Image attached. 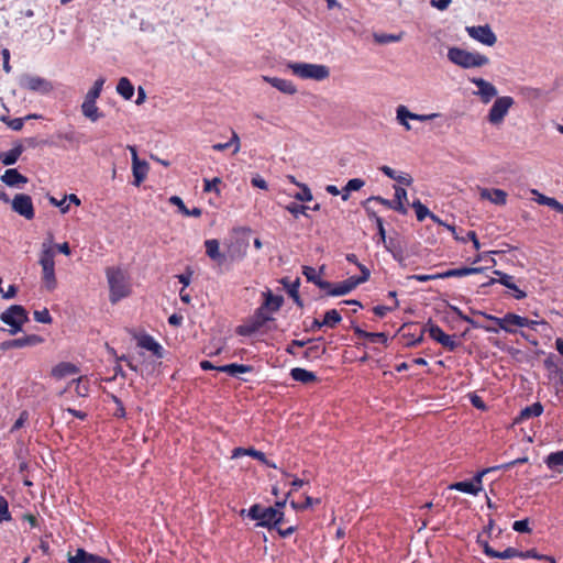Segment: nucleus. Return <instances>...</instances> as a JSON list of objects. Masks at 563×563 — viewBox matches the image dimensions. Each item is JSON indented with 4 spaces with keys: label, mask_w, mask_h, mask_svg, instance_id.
I'll return each instance as SVG.
<instances>
[{
    "label": "nucleus",
    "mask_w": 563,
    "mask_h": 563,
    "mask_svg": "<svg viewBox=\"0 0 563 563\" xmlns=\"http://www.w3.org/2000/svg\"><path fill=\"white\" fill-rule=\"evenodd\" d=\"M514 104L515 100L510 96L497 97L487 112V122L495 128H500Z\"/></svg>",
    "instance_id": "obj_6"
},
{
    "label": "nucleus",
    "mask_w": 563,
    "mask_h": 563,
    "mask_svg": "<svg viewBox=\"0 0 563 563\" xmlns=\"http://www.w3.org/2000/svg\"><path fill=\"white\" fill-rule=\"evenodd\" d=\"M106 79L103 77H99L93 86L88 90L85 96L84 102L81 104L82 114L89 119L91 122H96L102 118V113L99 111L96 102L100 97Z\"/></svg>",
    "instance_id": "obj_5"
},
{
    "label": "nucleus",
    "mask_w": 563,
    "mask_h": 563,
    "mask_svg": "<svg viewBox=\"0 0 563 563\" xmlns=\"http://www.w3.org/2000/svg\"><path fill=\"white\" fill-rule=\"evenodd\" d=\"M249 455L254 457V459H256V460H258V461H261L262 463H264V464H266V465H268L271 467H276L275 464H272V463H269L266 460L265 454L263 452H261V451H257V450H254V449H250Z\"/></svg>",
    "instance_id": "obj_57"
},
{
    "label": "nucleus",
    "mask_w": 563,
    "mask_h": 563,
    "mask_svg": "<svg viewBox=\"0 0 563 563\" xmlns=\"http://www.w3.org/2000/svg\"><path fill=\"white\" fill-rule=\"evenodd\" d=\"M11 207L14 212L24 217L26 220L34 218V207L30 196L25 194H18L11 202Z\"/></svg>",
    "instance_id": "obj_15"
},
{
    "label": "nucleus",
    "mask_w": 563,
    "mask_h": 563,
    "mask_svg": "<svg viewBox=\"0 0 563 563\" xmlns=\"http://www.w3.org/2000/svg\"><path fill=\"white\" fill-rule=\"evenodd\" d=\"M505 327L504 331L508 333H515L517 328H526V325L530 324L529 319L515 314L507 313L504 316Z\"/></svg>",
    "instance_id": "obj_21"
},
{
    "label": "nucleus",
    "mask_w": 563,
    "mask_h": 563,
    "mask_svg": "<svg viewBox=\"0 0 563 563\" xmlns=\"http://www.w3.org/2000/svg\"><path fill=\"white\" fill-rule=\"evenodd\" d=\"M0 319L3 323L10 325L9 333L13 335L22 330L24 323L27 322L29 317L26 310L22 306L13 305L1 313Z\"/></svg>",
    "instance_id": "obj_7"
},
{
    "label": "nucleus",
    "mask_w": 563,
    "mask_h": 563,
    "mask_svg": "<svg viewBox=\"0 0 563 563\" xmlns=\"http://www.w3.org/2000/svg\"><path fill=\"white\" fill-rule=\"evenodd\" d=\"M24 120L22 118H16L8 121V126L14 131H19L23 128Z\"/></svg>",
    "instance_id": "obj_64"
},
{
    "label": "nucleus",
    "mask_w": 563,
    "mask_h": 563,
    "mask_svg": "<svg viewBox=\"0 0 563 563\" xmlns=\"http://www.w3.org/2000/svg\"><path fill=\"white\" fill-rule=\"evenodd\" d=\"M34 319L37 321V322H41V323H51L52 322V317L48 312L47 309H43V310H40V311H35L34 312Z\"/></svg>",
    "instance_id": "obj_51"
},
{
    "label": "nucleus",
    "mask_w": 563,
    "mask_h": 563,
    "mask_svg": "<svg viewBox=\"0 0 563 563\" xmlns=\"http://www.w3.org/2000/svg\"><path fill=\"white\" fill-rule=\"evenodd\" d=\"M409 278L415 279L417 282H421V283L434 280V279H442V277L440 276V273L432 274V275H423V274L411 275V276H409Z\"/></svg>",
    "instance_id": "obj_56"
},
{
    "label": "nucleus",
    "mask_w": 563,
    "mask_h": 563,
    "mask_svg": "<svg viewBox=\"0 0 563 563\" xmlns=\"http://www.w3.org/2000/svg\"><path fill=\"white\" fill-rule=\"evenodd\" d=\"M361 269V277H350L346 280L338 283L329 290L330 296H343L351 292L360 284L365 283L369 278V271L362 264H358Z\"/></svg>",
    "instance_id": "obj_10"
},
{
    "label": "nucleus",
    "mask_w": 563,
    "mask_h": 563,
    "mask_svg": "<svg viewBox=\"0 0 563 563\" xmlns=\"http://www.w3.org/2000/svg\"><path fill=\"white\" fill-rule=\"evenodd\" d=\"M109 285V299L112 303L131 295V284L128 274L120 267H109L106 271Z\"/></svg>",
    "instance_id": "obj_2"
},
{
    "label": "nucleus",
    "mask_w": 563,
    "mask_h": 563,
    "mask_svg": "<svg viewBox=\"0 0 563 563\" xmlns=\"http://www.w3.org/2000/svg\"><path fill=\"white\" fill-rule=\"evenodd\" d=\"M395 189V198L393 200V210L398 211L401 214H406L408 212L407 210V191L399 186H394Z\"/></svg>",
    "instance_id": "obj_23"
},
{
    "label": "nucleus",
    "mask_w": 563,
    "mask_h": 563,
    "mask_svg": "<svg viewBox=\"0 0 563 563\" xmlns=\"http://www.w3.org/2000/svg\"><path fill=\"white\" fill-rule=\"evenodd\" d=\"M27 418H29V415L26 411H23L20 417L16 419V421L14 422L13 427H12V431L14 430H18L20 428H22L25 422L27 421Z\"/></svg>",
    "instance_id": "obj_63"
},
{
    "label": "nucleus",
    "mask_w": 563,
    "mask_h": 563,
    "mask_svg": "<svg viewBox=\"0 0 563 563\" xmlns=\"http://www.w3.org/2000/svg\"><path fill=\"white\" fill-rule=\"evenodd\" d=\"M481 267H463V268H455V269H449L446 272L440 273V276L443 278H450V277H463L472 274L481 273Z\"/></svg>",
    "instance_id": "obj_31"
},
{
    "label": "nucleus",
    "mask_w": 563,
    "mask_h": 563,
    "mask_svg": "<svg viewBox=\"0 0 563 563\" xmlns=\"http://www.w3.org/2000/svg\"><path fill=\"white\" fill-rule=\"evenodd\" d=\"M169 202L176 206L181 214L188 213V209L180 197L172 196Z\"/></svg>",
    "instance_id": "obj_58"
},
{
    "label": "nucleus",
    "mask_w": 563,
    "mask_h": 563,
    "mask_svg": "<svg viewBox=\"0 0 563 563\" xmlns=\"http://www.w3.org/2000/svg\"><path fill=\"white\" fill-rule=\"evenodd\" d=\"M262 511L263 507L260 505H254L247 510V516L253 520H257L260 525L262 520Z\"/></svg>",
    "instance_id": "obj_54"
},
{
    "label": "nucleus",
    "mask_w": 563,
    "mask_h": 563,
    "mask_svg": "<svg viewBox=\"0 0 563 563\" xmlns=\"http://www.w3.org/2000/svg\"><path fill=\"white\" fill-rule=\"evenodd\" d=\"M68 563H111L108 559L77 549L74 555L68 554Z\"/></svg>",
    "instance_id": "obj_19"
},
{
    "label": "nucleus",
    "mask_w": 563,
    "mask_h": 563,
    "mask_svg": "<svg viewBox=\"0 0 563 563\" xmlns=\"http://www.w3.org/2000/svg\"><path fill=\"white\" fill-rule=\"evenodd\" d=\"M542 412L543 406L540 402H534L520 411V415L515 419V423H520L525 420L539 417Z\"/></svg>",
    "instance_id": "obj_27"
},
{
    "label": "nucleus",
    "mask_w": 563,
    "mask_h": 563,
    "mask_svg": "<svg viewBox=\"0 0 563 563\" xmlns=\"http://www.w3.org/2000/svg\"><path fill=\"white\" fill-rule=\"evenodd\" d=\"M308 209V207L306 206H302V205H296V203H290L286 207V210L288 212H290L294 217H298L299 214H303L306 216V210Z\"/></svg>",
    "instance_id": "obj_52"
},
{
    "label": "nucleus",
    "mask_w": 563,
    "mask_h": 563,
    "mask_svg": "<svg viewBox=\"0 0 563 563\" xmlns=\"http://www.w3.org/2000/svg\"><path fill=\"white\" fill-rule=\"evenodd\" d=\"M412 208L416 210L417 219L419 221H423L427 217H430L431 212L429 209L420 202V200H416L412 202Z\"/></svg>",
    "instance_id": "obj_45"
},
{
    "label": "nucleus",
    "mask_w": 563,
    "mask_h": 563,
    "mask_svg": "<svg viewBox=\"0 0 563 563\" xmlns=\"http://www.w3.org/2000/svg\"><path fill=\"white\" fill-rule=\"evenodd\" d=\"M470 81L477 88L473 91V95L478 97L483 103H489L493 99L497 98V88L492 82L479 77H473Z\"/></svg>",
    "instance_id": "obj_13"
},
{
    "label": "nucleus",
    "mask_w": 563,
    "mask_h": 563,
    "mask_svg": "<svg viewBox=\"0 0 563 563\" xmlns=\"http://www.w3.org/2000/svg\"><path fill=\"white\" fill-rule=\"evenodd\" d=\"M512 558H519V551L516 550L515 548H507L497 555V559L503 560Z\"/></svg>",
    "instance_id": "obj_59"
},
{
    "label": "nucleus",
    "mask_w": 563,
    "mask_h": 563,
    "mask_svg": "<svg viewBox=\"0 0 563 563\" xmlns=\"http://www.w3.org/2000/svg\"><path fill=\"white\" fill-rule=\"evenodd\" d=\"M512 529L515 531L521 532V533L530 532V527H529L528 519L515 521L514 525H512Z\"/></svg>",
    "instance_id": "obj_55"
},
{
    "label": "nucleus",
    "mask_w": 563,
    "mask_h": 563,
    "mask_svg": "<svg viewBox=\"0 0 563 563\" xmlns=\"http://www.w3.org/2000/svg\"><path fill=\"white\" fill-rule=\"evenodd\" d=\"M20 86L24 89L42 95H47L53 90V84L49 80L29 74L23 75L20 78Z\"/></svg>",
    "instance_id": "obj_11"
},
{
    "label": "nucleus",
    "mask_w": 563,
    "mask_h": 563,
    "mask_svg": "<svg viewBox=\"0 0 563 563\" xmlns=\"http://www.w3.org/2000/svg\"><path fill=\"white\" fill-rule=\"evenodd\" d=\"M440 117V113H428V114H418L411 112L406 106L399 104L396 108V121L399 125H401L406 131H410L411 124L410 120H416L420 122L431 121Z\"/></svg>",
    "instance_id": "obj_9"
},
{
    "label": "nucleus",
    "mask_w": 563,
    "mask_h": 563,
    "mask_svg": "<svg viewBox=\"0 0 563 563\" xmlns=\"http://www.w3.org/2000/svg\"><path fill=\"white\" fill-rule=\"evenodd\" d=\"M494 274L498 276V279H492L489 282V284H494L497 282V283L504 285L505 287H507L508 289H511V290L516 289V284L514 283L512 276L507 275L500 271H495Z\"/></svg>",
    "instance_id": "obj_40"
},
{
    "label": "nucleus",
    "mask_w": 563,
    "mask_h": 563,
    "mask_svg": "<svg viewBox=\"0 0 563 563\" xmlns=\"http://www.w3.org/2000/svg\"><path fill=\"white\" fill-rule=\"evenodd\" d=\"M314 503H319V500H313L311 497L307 496L306 499H305V504L299 505V504H297L295 501H291L290 506L294 509H296V510H300V509H305V508L311 507Z\"/></svg>",
    "instance_id": "obj_61"
},
{
    "label": "nucleus",
    "mask_w": 563,
    "mask_h": 563,
    "mask_svg": "<svg viewBox=\"0 0 563 563\" xmlns=\"http://www.w3.org/2000/svg\"><path fill=\"white\" fill-rule=\"evenodd\" d=\"M148 170L150 166L146 161H140L132 164V174L134 178L133 184L135 186H140L147 177Z\"/></svg>",
    "instance_id": "obj_26"
},
{
    "label": "nucleus",
    "mask_w": 563,
    "mask_h": 563,
    "mask_svg": "<svg viewBox=\"0 0 563 563\" xmlns=\"http://www.w3.org/2000/svg\"><path fill=\"white\" fill-rule=\"evenodd\" d=\"M290 375L292 379L305 384L317 380L314 373L300 367L292 368Z\"/></svg>",
    "instance_id": "obj_33"
},
{
    "label": "nucleus",
    "mask_w": 563,
    "mask_h": 563,
    "mask_svg": "<svg viewBox=\"0 0 563 563\" xmlns=\"http://www.w3.org/2000/svg\"><path fill=\"white\" fill-rule=\"evenodd\" d=\"M465 32L475 42L492 47L497 43V35L488 24L467 25Z\"/></svg>",
    "instance_id": "obj_8"
},
{
    "label": "nucleus",
    "mask_w": 563,
    "mask_h": 563,
    "mask_svg": "<svg viewBox=\"0 0 563 563\" xmlns=\"http://www.w3.org/2000/svg\"><path fill=\"white\" fill-rule=\"evenodd\" d=\"M451 2H452V0H431L430 4H431V7L438 9L440 11H444L449 8Z\"/></svg>",
    "instance_id": "obj_62"
},
{
    "label": "nucleus",
    "mask_w": 563,
    "mask_h": 563,
    "mask_svg": "<svg viewBox=\"0 0 563 563\" xmlns=\"http://www.w3.org/2000/svg\"><path fill=\"white\" fill-rule=\"evenodd\" d=\"M2 183L9 187L21 188L27 183V178L20 174L15 168L7 169L1 176Z\"/></svg>",
    "instance_id": "obj_22"
},
{
    "label": "nucleus",
    "mask_w": 563,
    "mask_h": 563,
    "mask_svg": "<svg viewBox=\"0 0 563 563\" xmlns=\"http://www.w3.org/2000/svg\"><path fill=\"white\" fill-rule=\"evenodd\" d=\"M229 147H233V154H236L240 152L241 143L240 137L235 131H232L231 139L227 143H216L212 145V150L217 152L224 151Z\"/></svg>",
    "instance_id": "obj_30"
},
{
    "label": "nucleus",
    "mask_w": 563,
    "mask_h": 563,
    "mask_svg": "<svg viewBox=\"0 0 563 563\" xmlns=\"http://www.w3.org/2000/svg\"><path fill=\"white\" fill-rule=\"evenodd\" d=\"M48 201L54 207L59 208L62 213H67L69 211V203L66 201L65 197L58 200L55 197L49 196Z\"/></svg>",
    "instance_id": "obj_49"
},
{
    "label": "nucleus",
    "mask_w": 563,
    "mask_h": 563,
    "mask_svg": "<svg viewBox=\"0 0 563 563\" xmlns=\"http://www.w3.org/2000/svg\"><path fill=\"white\" fill-rule=\"evenodd\" d=\"M342 320L341 314L338 310L331 309L324 313L322 324L333 328Z\"/></svg>",
    "instance_id": "obj_42"
},
{
    "label": "nucleus",
    "mask_w": 563,
    "mask_h": 563,
    "mask_svg": "<svg viewBox=\"0 0 563 563\" xmlns=\"http://www.w3.org/2000/svg\"><path fill=\"white\" fill-rule=\"evenodd\" d=\"M21 154H22V147L16 146L5 153H2L0 155V161L3 165L10 166V165H13L16 163V161L19 159Z\"/></svg>",
    "instance_id": "obj_36"
},
{
    "label": "nucleus",
    "mask_w": 563,
    "mask_h": 563,
    "mask_svg": "<svg viewBox=\"0 0 563 563\" xmlns=\"http://www.w3.org/2000/svg\"><path fill=\"white\" fill-rule=\"evenodd\" d=\"M365 185V181L361 178H353V179H350L345 187H344V191H357L360 189H362Z\"/></svg>",
    "instance_id": "obj_48"
},
{
    "label": "nucleus",
    "mask_w": 563,
    "mask_h": 563,
    "mask_svg": "<svg viewBox=\"0 0 563 563\" xmlns=\"http://www.w3.org/2000/svg\"><path fill=\"white\" fill-rule=\"evenodd\" d=\"M545 464L550 470L560 471V467L563 466V450L549 454Z\"/></svg>",
    "instance_id": "obj_37"
},
{
    "label": "nucleus",
    "mask_w": 563,
    "mask_h": 563,
    "mask_svg": "<svg viewBox=\"0 0 563 563\" xmlns=\"http://www.w3.org/2000/svg\"><path fill=\"white\" fill-rule=\"evenodd\" d=\"M264 296V302L263 307L269 312L274 313L279 310L282 303H283V297L282 296H275L271 292V290H267L263 292Z\"/></svg>",
    "instance_id": "obj_28"
},
{
    "label": "nucleus",
    "mask_w": 563,
    "mask_h": 563,
    "mask_svg": "<svg viewBox=\"0 0 563 563\" xmlns=\"http://www.w3.org/2000/svg\"><path fill=\"white\" fill-rule=\"evenodd\" d=\"M424 331L429 333L432 340L437 341L449 351H454L457 347V342L454 338L444 333L439 325L430 323L426 327Z\"/></svg>",
    "instance_id": "obj_16"
},
{
    "label": "nucleus",
    "mask_w": 563,
    "mask_h": 563,
    "mask_svg": "<svg viewBox=\"0 0 563 563\" xmlns=\"http://www.w3.org/2000/svg\"><path fill=\"white\" fill-rule=\"evenodd\" d=\"M519 559L526 560V559H537L541 561H545L548 563H555L554 558L549 555H541L536 550H529L526 552L519 551Z\"/></svg>",
    "instance_id": "obj_43"
},
{
    "label": "nucleus",
    "mask_w": 563,
    "mask_h": 563,
    "mask_svg": "<svg viewBox=\"0 0 563 563\" xmlns=\"http://www.w3.org/2000/svg\"><path fill=\"white\" fill-rule=\"evenodd\" d=\"M297 187H299L301 190L300 192H297L294 197L295 199L299 201H311L313 196L311 190L306 184H297Z\"/></svg>",
    "instance_id": "obj_44"
},
{
    "label": "nucleus",
    "mask_w": 563,
    "mask_h": 563,
    "mask_svg": "<svg viewBox=\"0 0 563 563\" xmlns=\"http://www.w3.org/2000/svg\"><path fill=\"white\" fill-rule=\"evenodd\" d=\"M479 197L488 200L496 206H505L507 203V192L498 188H479Z\"/></svg>",
    "instance_id": "obj_18"
},
{
    "label": "nucleus",
    "mask_w": 563,
    "mask_h": 563,
    "mask_svg": "<svg viewBox=\"0 0 563 563\" xmlns=\"http://www.w3.org/2000/svg\"><path fill=\"white\" fill-rule=\"evenodd\" d=\"M11 520L8 501L4 497L0 496V522Z\"/></svg>",
    "instance_id": "obj_47"
},
{
    "label": "nucleus",
    "mask_w": 563,
    "mask_h": 563,
    "mask_svg": "<svg viewBox=\"0 0 563 563\" xmlns=\"http://www.w3.org/2000/svg\"><path fill=\"white\" fill-rule=\"evenodd\" d=\"M77 373L78 368L74 364L68 362H62L52 368V376L57 379L73 376L76 375Z\"/></svg>",
    "instance_id": "obj_25"
},
{
    "label": "nucleus",
    "mask_w": 563,
    "mask_h": 563,
    "mask_svg": "<svg viewBox=\"0 0 563 563\" xmlns=\"http://www.w3.org/2000/svg\"><path fill=\"white\" fill-rule=\"evenodd\" d=\"M366 210L368 212V216L375 220L380 241L384 243L385 247L388 251H390V247L387 245V241H386V231L384 228L383 219L380 217H378L374 211H371L368 208H366Z\"/></svg>",
    "instance_id": "obj_39"
},
{
    "label": "nucleus",
    "mask_w": 563,
    "mask_h": 563,
    "mask_svg": "<svg viewBox=\"0 0 563 563\" xmlns=\"http://www.w3.org/2000/svg\"><path fill=\"white\" fill-rule=\"evenodd\" d=\"M303 275L309 282L317 284L318 279H320V274L313 268L309 266L303 267Z\"/></svg>",
    "instance_id": "obj_53"
},
{
    "label": "nucleus",
    "mask_w": 563,
    "mask_h": 563,
    "mask_svg": "<svg viewBox=\"0 0 563 563\" xmlns=\"http://www.w3.org/2000/svg\"><path fill=\"white\" fill-rule=\"evenodd\" d=\"M262 78L265 82L285 95L292 96L298 91L296 85L291 80L271 76H263Z\"/></svg>",
    "instance_id": "obj_17"
},
{
    "label": "nucleus",
    "mask_w": 563,
    "mask_h": 563,
    "mask_svg": "<svg viewBox=\"0 0 563 563\" xmlns=\"http://www.w3.org/2000/svg\"><path fill=\"white\" fill-rule=\"evenodd\" d=\"M221 183L220 178L216 177L213 179H205L203 180V190L205 191H216L220 194L218 185Z\"/></svg>",
    "instance_id": "obj_50"
},
{
    "label": "nucleus",
    "mask_w": 563,
    "mask_h": 563,
    "mask_svg": "<svg viewBox=\"0 0 563 563\" xmlns=\"http://www.w3.org/2000/svg\"><path fill=\"white\" fill-rule=\"evenodd\" d=\"M59 252L66 256L70 255L71 251L67 242L55 244L54 235L48 233L41 244L38 253V264L42 268V283L47 291H53L57 287V278L55 272V256Z\"/></svg>",
    "instance_id": "obj_1"
},
{
    "label": "nucleus",
    "mask_w": 563,
    "mask_h": 563,
    "mask_svg": "<svg viewBox=\"0 0 563 563\" xmlns=\"http://www.w3.org/2000/svg\"><path fill=\"white\" fill-rule=\"evenodd\" d=\"M354 333L358 338H364V339H367V340H369L372 342L379 341V342L385 343L387 341V336L383 332L373 333V332H366V331L362 330L361 328H355L354 329Z\"/></svg>",
    "instance_id": "obj_38"
},
{
    "label": "nucleus",
    "mask_w": 563,
    "mask_h": 563,
    "mask_svg": "<svg viewBox=\"0 0 563 563\" xmlns=\"http://www.w3.org/2000/svg\"><path fill=\"white\" fill-rule=\"evenodd\" d=\"M137 346L152 352L155 356L162 357V345L151 335L141 334L136 336Z\"/></svg>",
    "instance_id": "obj_20"
},
{
    "label": "nucleus",
    "mask_w": 563,
    "mask_h": 563,
    "mask_svg": "<svg viewBox=\"0 0 563 563\" xmlns=\"http://www.w3.org/2000/svg\"><path fill=\"white\" fill-rule=\"evenodd\" d=\"M218 371L228 373L231 376H238L239 374L249 373L252 371V367L243 364H228L223 366H218Z\"/></svg>",
    "instance_id": "obj_34"
},
{
    "label": "nucleus",
    "mask_w": 563,
    "mask_h": 563,
    "mask_svg": "<svg viewBox=\"0 0 563 563\" xmlns=\"http://www.w3.org/2000/svg\"><path fill=\"white\" fill-rule=\"evenodd\" d=\"M272 314L263 306H261L247 324L241 325L238 333L242 335L251 334L261 329L267 321L272 320Z\"/></svg>",
    "instance_id": "obj_14"
},
{
    "label": "nucleus",
    "mask_w": 563,
    "mask_h": 563,
    "mask_svg": "<svg viewBox=\"0 0 563 563\" xmlns=\"http://www.w3.org/2000/svg\"><path fill=\"white\" fill-rule=\"evenodd\" d=\"M71 384L75 386V391L80 397H86L89 394V382L86 377L74 379Z\"/></svg>",
    "instance_id": "obj_41"
},
{
    "label": "nucleus",
    "mask_w": 563,
    "mask_h": 563,
    "mask_svg": "<svg viewBox=\"0 0 563 563\" xmlns=\"http://www.w3.org/2000/svg\"><path fill=\"white\" fill-rule=\"evenodd\" d=\"M401 34H375L374 38L379 44L396 43L401 40Z\"/></svg>",
    "instance_id": "obj_46"
},
{
    "label": "nucleus",
    "mask_w": 563,
    "mask_h": 563,
    "mask_svg": "<svg viewBox=\"0 0 563 563\" xmlns=\"http://www.w3.org/2000/svg\"><path fill=\"white\" fill-rule=\"evenodd\" d=\"M206 253L214 262L219 264L223 262V255L220 253V245L218 240L210 239L205 241Z\"/></svg>",
    "instance_id": "obj_29"
},
{
    "label": "nucleus",
    "mask_w": 563,
    "mask_h": 563,
    "mask_svg": "<svg viewBox=\"0 0 563 563\" xmlns=\"http://www.w3.org/2000/svg\"><path fill=\"white\" fill-rule=\"evenodd\" d=\"M286 68L302 80L323 81L330 77V68L323 64L288 62Z\"/></svg>",
    "instance_id": "obj_3"
},
{
    "label": "nucleus",
    "mask_w": 563,
    "mask_h": 563,
    "mask_svg": "<svg viewBox=\"0 0 563 563\" xmlns=\"http://www.w3.org/2000/svg\"><path fill=\"white\" fill-rule=\"evenodd\" d=\"M489 468H485L478 472L472 481H464L453 483L449 486L450 489H455L465 494L477 496L483 490V477L489 472Z\"/></svg>",
    "instance_id": "obj_12"
},
{
    "label": "nucleus",
    "mask_w": 563,
    "mask_h": 563,
    "mask_svg": "<svg viewBox=\"0 0 563 563\" xmlns=\"http://www.w3.org/2000/svg\"><path fill=\"white\" fill-rule=\"evenodd\" d=\"M448 59L461 68H479L489 63L487 56L478 52H471L453 46L448 49Z\"/></svg>",
    "instance_id": "obj_4"
},
{
    "label": "nucleus",
    "mask_w": 563,
    "mask_h": 563,
    "mask_svg": "<svg viewBox=\"0 0 563 563\" xmlns=\"http://www.w3.org/2000/svg\"><path fill=\"white\" fill-rule=\"evenodd\" d=\"M284 514L274 507L264 508L260 526H272L282 521Z\"/></svg>",
    "instance_id": "obj_24"
},
{
    "label": "nucleus",
    "mask_w": 563,
    "mask_h": 563,
    "mask_svg": "<svg viewBox=\"0 0 563 563\" xmlns=\"http://www.w3.org/2000/svg\"><path fill=\"white\" fill-rule=\"evenodd\" d=\"M372 201H376L380 205H383L384 207L386 208H389V209H393V201L388 200V199H385V198H382L379 196H373V197H369L366 201H365V205L366 203H369Z\"/></svg>",
    "instance_id": "obj_60"
},
{
    "label": "nucleus",
    "mask_w": 563,
    "mask_h": 563,
    "mask_svg": "<svg viewBox=\"0 0 563 563\" xmlns=\"http://www.w3.org/2000/svg\"><path fill=\"white\" fill-rule=\"evenodd\" d=\"M117 92L125 100H130L134 95V87L130 79L126 77L120 78L117 85Z\"/></svg>",
    "instance_id": "obj_32"
},
{
    "label": "nucleus",
    "mask_w": 563,
    "mask_h": 563,
    "mask_svg": "<svg viewBox=\"0 0 563 563\" xmlns=\"http://www.w3.org/2000/svg\"><path fill=\"white\" fill-rule=\"evenodd\" d=\"M14 341H15V347L22 349L25 346L38 345V344L43 343L44 339L36 334H30V335H25V336H22L19 339H14Z\"/></svg>",
    "instance_id": "obj_35"
}]
</instances>
